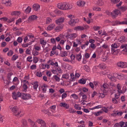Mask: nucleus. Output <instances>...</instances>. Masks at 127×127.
Instances as JSON below:
<instances>
[{"mask_svg":"<svg viewBox=\"0 0 127 127\" xmlns=\"http://www.w3.org/2000/svg\"><path fill=\"white\" fill-rule=\"evenodd\" d=\"M48 87L45 84H44L42 86V91L43 93H46L47 88Z\"/></svg>","mask_w":127,"mask_h":127,"instance_id":"24","label":"nucleus"},{"mask_svg":"<svg viewBox=\"0 0 127 127\" xmlns=\"http://www.w3.org/2000/svg\"><path fill=\"white\" fill-rule=\"evenodd\" d=\"M57 7L62 10H67L71 9L72 7V5L67 2L60 3L57 5Z\"/></svg>","mask_w":127,"mask_h":127,"instance_id":"1","label":"nucleus"},{"mask_svg":"<svg viewBox=\"0 0 127 127\" xmlns=\"http://www.w3.org/2000/svg\"><path fill=\"white\" fill-rule=\"evenodd\" d=\"M56 70L57 71H58V72L59 73H61L62 72V71L61 69V67L60 66H59L57 62H56Z\"/></svg>","mask_w":127,"mask_h":127,"instance_id":"32","label":"nucleus"},{"mask_svg":"<svg viewBox=\"0 0 127 127\" xmlns=\"http://www.w3.org/2000/svg\"><path fill=\"white\" fill-rule=\"evenodd\" d=\"M90 47H91L93 49H95L96 48V46L95 44L93 43L91 44L90 45V46L89 47V48Z\"/></svg>","mask_w":127,"mask_h":127,"instance_id":"61","label":"nucleus"},{"mask_svg":"<svg viewBox=\"0 0 127 127\" xmlns=\"http://www.w3.org/2000/svg\"><path fill=\"white\" fill-rule=\"evenodd\" d=\"M67 96V94L66 93H63L61 96L62 99L65 98Z\"/></svg>","mask_w":127,"mask_h":127,"instance_id":"59","label":"nucleus"},{"mask_svg":"<svg viewBox=\"0 0 127 127\" xmlns=\"http://www.w3.org/2000/svg\"><path fill=\"white\" fill-rule=\"evenodd\" d=\"M69 76L68 73L64 74L62 76V79H67L69 78Z\"/></svg>","mask_w":127,"mask_h":127,"instance_id":"31","label":"nucleus"},{"mask_svg":"<svg viewBox=\"0 0 127 127\" xmlns=\"http://www.w3.org/2000/svg\"><path fill=\"white\" fill-rule=\"evenodd\" d=\"M120 13V11L119 10L117 9H115L112 13V16L114 18H115L117 16V15L119 14Z\"/></svg>","mask_w":127,"mask_h":127,"instance_id":"11","label":"nucleus"},{"mask_svg":"<svg viewBox=\"0 0 127 127\" xmlns=\"http://www.w3.org/2000/svg\"><path fill=\"white\" fill-rule=\"evenodd\" d=\"M85 2L83 1L79 0L77 2V5L79 6H83L85 4Z\"/></svg>","mask_w":127,"mask_h":127,"instance_id":"21","label":"nucleus"},{"mask_svg":"<svg viewBox=\"0 0 127 127\" xmlns=\"http://www.w3.org/2000/svg\"><path fill=\"white\" fill-rule=\"evenodd\" d=\"M36 122L41 125V127H47L46 123L42 120L39 119L37 120Z\"/></svg>","mask_w":127,"mask_h":127,"instance_id":"5","label":"nucleus"},{"mask_svg":"<svg viewBox=\"0 0 127 127\" xmlns=\"http://www.w3.org/2000/svg\"><path fill=\"white\" fill-rule=\"evenodd\" d=\"M9 107L13 114L16 116L19 115L21 113V111L15 105H11Z\"/></svg>","mask_w":127,"mask_h":127,"instance_id":"2","label":"nucleus"},{"mask_svg":"<svg viewBox=\"0 0 127 127\" xmlns=\"http://www.w3.org/2000/svg\"><path fill=\"white\" fill-rule=\"evenodd\" d=\"M64 20V18H60L58 19L56 21V24H59L60 23H62L63 22Z\"/></svg>","mask_w":127,"mask_h":127,"instance_id":"20","label":"nucleus"},{"mask_svg":"<svg viewBox=\"0 0 127 127\" xmlns=\"http://www.w3.org/2000/svg\"><path fill=\"white\" fill-rule=\"evenodd\" d=\"M21 96V93L19 92L17 93L15 92L12 93V96L13 98L14 99H17L18 97H20Z\"/></svg>","mask_w":127,"mask_h":127,"instance_id":"4","label":"nucleus"},{"mask_svg":"<svg viewBox=\"0 0 127 127\" xmlns=\"http://www.w3.org/2000/svg\"><path fill=\"white\" fill-rule=\"evenodd\" d=\"M79 21V20L78 19H76L75 20H74V19H70V20L69 21V24L71 25L72 24H73V25H74L76 23H77Z\"/></svg>","mask_w":127,"mask_h":127,"instance_id":"14","label":"nucleus"},{"mask_svg":"<svg viewBox=\"0 0 127 127\" xmlns=\"http://www.w3.org/2000/svg\"><path fill=\"white\" fill-rule=\"evenodd\" d=\"M117 64L118 67L122 68H125L127 67V63L126 62H119L117 63Z\"/></svg>","mask_w":127,"mask_h":127,"instance_id":"3","label":"nucleus"},{"mask_svg":"<svg viewBox=\"0 0 127 127\" xmlns=\"http://www.w3.org/2000/svg\"><path fill=\"white\" fill-rule=\"evenodd\" d=\"M75 29L77 31H82L84 30L83 27L78 26L76 27Z\"/></svg>","mask_w":127,"mask_h":127,"instance_id":"43","label":"nucleus"},{"mask_svg":"<svg viewBox=\"0 0 127 127\" xmlns=\"http://www.w3.org/2000/svg\"><path fill=\"white\" fill-rule=\"evenodd\" d=\"M21 94V96H22V98L24 100L28 99L31 97V95L28 94L24 93H22Z\"/></svg>","mask_w":127,"mask_h":127,"instance_id":"8","label":"nucleus"},{"mask_svg":"<svg viewBox=\"0 0 127 127\" xmlns=\"http://www.w3.org/2000/svg\"><path fill=\"white\" fill-rule=\"evenodd\" d=\"M22 124L21 127H27V124L26 121L25 119H23L22 121Z\"/></svg>","mask_w":127,"mask_h":127,"instance_id":"25","label":"nucleus"},{"mask_svg":"<svg viewBox=\"0 0 127 127\" xmlns=\"http://www.w3.org/2000/svg\"><path fill=\"white\" fill-rule=\"evenodd\" d=\"M1 3L5 4L7 6H10L11 5V0H2L1 1Z\"/></svg>","mask_w":127,"mask_h":127,"instance_id":"9","label":"nucleus"},{"mask_svg":"<svg viewBox=\"0 0 127 127\" xmlns=\"http://www.w3.org/2000/svg\"><path fill=\"white\" fill-rule=\"evenodd\" d=\"M31 8L30 7L28 6L25 10V12L26 13H29L31 11Z\"/></svg>","mask_w":127,"mask_h":127,"instance_id":"44","label":"nucleus"},{"mask_svg":"<svg viewBox=\"0 0 127 127\" xmlns=\"http://www.w3.org/2000/svg\"><path fill=\"white\" fill-rule=\"evenodd\" d=\"M29 122L30 123V125L32 127H36V125L35 123L33 121H32L31 120L29 119L28 120Z\"/></svg>","mask_w":127,"mask_h":127,"instance_id":"23","label":"nucleus"},{"mask_svg":"<svg viewBox=\"0 0 127 127\" xmlns=\"http://www.w3.org/2000/svg\"><path fill=\"white\" fill-rule=\"evenodd\" d=\"M64 27V25L62 23L56 24V32H59L61 31Z\"/></svg>","mask_w":127,"mask_h":127,"instance_id":"6","label":"nucleus"},{"mask_svg":"<svg viewBox=\"0 0 127 127\" xmlns=\"http://www.w3.org/2000/svg\"><path fill=\"white\" fill-rule=\"evenodd\" d=\"M115 114L116 115L119 116H121L123 114V113L121 111L120 112L117 111L115 113Z\"/></svg>","mask_w":127,"mask_h":127,"instance_id":"55","label":"nucleus"},{"mask_svg":"<svg viewBox=\"0 0 127 127\" xmlns=\"http://www.w3.org/2000/svg\"><path fill=\"white\" fill-rule=\"evenodd\" d=\"M120 126L121 127H126L127 126V122H124L122 121L120 122Z\"/></svg>","mask_w":127,"mask_h":127,"instance_id":"33","label":"nucleus"},{"mask_svg":"<svg viewBox=\"0 0 127 127\" xmlns=\"http://www.w3.org/2000/svg\"><path fill=\"white\" fill-rule=\"evenodd\" d=\"M118 74L115 73H114L113 75H112L113 78H114V79H115L116 80V78H118Z\"/></svg>","mask_w":127,"mask_h":127,"instance_id":"52","label":"nucleus"},{"mask_svg":"<svg viewBox=\"0 0 127 127\" xmlns=\"http://www.w3.org/2000/svg\"><path fill=\"white\" fill-rule=\"evenodd\" d=\"M125 40V37L124 36H121L119 39V42L122 43L124 42Z\"/></svg>","mask_w":127,"mask_h":127,"instance_id":"37","label":"nucleus"},{"mask_svg":"<svg viewBox=\"0 0 127 127\" xmlns=\"http://www.w3.org/2000/svg\"><path fill=\"white\" fill-rule=\"evenodd\" d=\"M33 7L34 10L37 11L40 8V6L38 4H35L33 5Z\"/></svg>","mask_w":127,"mask_h":127,"instance_id":"27","label":"nucleus"},{"mask_svg":"<svg viewBox=\"0 0 127 127\" xmlns=\"http://www.w3.org/2000/svg\"><path fill=\"white\" fill-rule=\"evenodd\" d=\"M23 91L26 92L27 91L28 87L27 85H23Z\"/></svg>","mask_w":127,"mask_h":127,"instance_id":"47","label":"nucleus"},{"mask_svg":"<svg viewBox=\"0 0 127 127\" xmlns=\"http://www.w3.org/2000/svg\"><path fill=\"white\" fill-rule=\"evenodd\" d=\"M30 44H29L28 43H25L24 42L22 44V47L23 48H25L28 47V46Z\"/></svg>","mask_w":127,"mask_h":127,"instance_id":"49","label":"nucleus"},{"mask_svg":"<svg viewBox=\"0 0 127 127\" xmlns=\"http://www.w3.org/2000/svg\"><path fill=\"white\" fill-rule=\"evenodd\" d=\"M95 4L99 6H103L104 4L103 1L102 0H96L94 2Z\"/></svg>","mask_w":127,"mask_h":127,"instance_id":"10","label":"nucleus"},{"mask_svg":"<svg viewBox=\"0 0 127 127\" xmlns=\"http://www.w3.org/2000/svg\"><path fill=\"white\" fill-rule=\"evenodd\" d=\"M32 53L33 55L34 56H36L38 55L39 54V52L35 50H33Z\"/></svg>","mask_w":127,"mask_h":127,"instance_id":"45","label":"nucleus"},{"mask_svg":"<svg viewBox=\"0 0 127 127\" xmlns=\"http://www.w3.org/2000/svg\"><path fill=\"white\" fill-rule=\"evenodd\" d=\"M60 80V78L56 75V84L59 85H62V83L61 82L60 83H57V82H59V81Z\"/></svg>","mask_w":127,"mask_h":127,"instance_id":"50","label":"nucleus"},{"mask_svg":"<svg viewBox=\"0 0 127 127\" xmlns=\"http://www.w3.org/2000/svg\"><path fill=\"white\" fill-rule=\"evenodd\" d=\"M12 82L13 84L17 85L19 83V80L17 77H15L13 78Z\"/></svg>","mask_w":127,"mask_h":127,"instance_id":"13","label":"nucleus"},{"mask_svg":"<svg viewBox=\"0 0 127 127\" xmlns=\"http://www.w3.org/2000/svg\"><path fill=\"white\" fill-rule=\"evenodd\" d=\"M103 112L101 111H97V112H95L93 113V114L95 116H98L103 113Z\"/></svg>","mask_w":127,"mask_h":127,"instance_id":"42","label":"nucleus"},{"mask_svg":"<svg viewBox=\"0 0 127 127\" xmlns=\"http://www.w3.org/2000/svg\"><path fill=\"white\" fill-rule=\"evenodd\" d=\"M102 107V105H99L91 108L90 110H92L96 109H98L100 108H101Z\"/></svg>","mask_w":127,"mask_h":127,"instance_id":"39","label":"nucleus"},{"mask_svg":"<svg viewBox=\"0 0 127 127\" xmlns=\"http://www.w3.org/2000/svg\"><path fill=\"white\" fill-rule=\"evenodd\" d=\"M56 54V45H54L52 49V51L50 53V56H53L54 55Z\"/></svg>","mask_w":127,"mask_h":127,"instance_id":"22","label":"nucleus"},{"mask_svg":"<svg viewBox=\"0 0 127 127\" xmlns=\"http://www.w3.org/2000/svg\"><path fill=\"white\" fill-rule=\"evenodd\" d=\"M120 48L122 49H123V51L125 52H127V45L126 44L122 45L120 47Z\"/></svg>","mask_w":127,"mask_h":127,"instance_id":"28","label":"nucleus"},{"mask_svg":"<svg viewBox=\"0 0 127 127\" xmlns=\"http://www.w3.org/2000/svg\"><path fill=\"white\" fill-rule=\"evenodd\" d=\"M37 17L35 15H32L30 16L28 18V22H30L31 21L37 19Z\"/></svg>","mask_w":127,"mask_h":127,"instance_id":"12","label":"nucleus"},{"mask_svg":"<svg viewBox=\"0 0 127 127\" xmlns=\"http://www.w3.org/2000/svg\"><path fill=\"white\" fill-rule=\"evenodd\" d=\"M40 42L42 47L43 48H44L45 47V45H46L47 43L46 41L44 40L43 38H41L40 39Z\"/></svg>","mask_w":127,"mask_h":127,"instance_id":"17","label":"nucleus"},{"mask_svg":"<svg viewBox=\"0 0 127 127\" xmlns=\"http://www.w3.org/2000/svg\"><path fill=\"white\" fill-rule=\"evenodd\" d=\"M55 25L54 24H51L49 25L47 27V30L50 31L52 30L55 27Z\"/></svg>","mask_w":127,"mask_h":127,"instance_id":"35","label":"nucleus"},{"mask_svg":"<svg viewBox=\"0 0 127 127\" xmlns=\"http://www.w3.org/2000/svg\"><path fill=\"white\" fill-rule=\"evenodd\" d=\"M118 79L122 80L124 78V75L122 74H118Z\"/></svg>","mask_w":127,"mask_h":127,"instance_id":"41","label":"nucleus"},{"mask_svg":"<svg viewBox=\"0 0 127 127\" xmlns=\"http://www.w3.org/2000/svg\"><path fill=\"white\" fill-rule=\"evenodd\" d=\"M54 60H50L48 61L47 62V64H49V65H52L54 66H56V61Z\"/></svg>","mask_w":127,"mask_h":127,"instance_id":"18","label":"nucleus"},{"mask_svg":"<svg viewBox=\"0 0 127 127\" xmlns=\"http://www.w3.org/2000/svg\"><path fill=\"white\" fill-rule=\"evenodd\" d=\"M82 56L80 53H79V54L77 55L76 58L79 61H80L81 59Z\"/></svg>","mask_w":127,"mask_h":127,"instance_id":"53","label":"nucleus"},{"mask_svg":"<svg viewBox=\"0 0 127 127\" xmlns=\"http://www.w3.org/2000/svg\"><path fill=\"white\" fill-rule=\"evenodd\" d=\"M122 88L121 85L120 84H118L117 86V91L119 93H124L126 91H124V90L123 89V87H122V90H121Z\"/></svg>","mask_w":127,"mask_h":127,"instance_id":"7","label":"nucleus"},{"mask_svg":"<svg viewBox=\"0 0 127 127\" xmlns=\"http://www.w3.org/2000/svg\"><path fill=\"white\" fill-rule=\"evenodd\" d=\"M68 110L70 113H73L76 112V111L74 109H73L71 108H69Z\"/></svg>","mask_w":127,"mask_h":127,"instance_id":"60","label":"nucleus"},{"mask_svg":"<svg viewBox=\"0 0 127 127\" xmlns=\"http://www.w3.org/2000/svg\"><path fill=\"white\" fill-rule=\"evenodd\" d=\"M20 12L18 11H14L11 13L12 15H14L15 16H19L20 15Z\"/></svg>","mask_w":127,"mask_h":127,"instance_id":"30","label":"nucleus"},{"mask_svg":"<svg viewBox=\"0 0 127 127\" xmlns=\"http://www.w3.org/2000/svg\"><path fill=\"white\" fill-rule=\"evenodd\" d=\"M120 44L118 42H116L112 44L111 45V47H112L113 48L114 47L115 48H117L119 47L120 46Z\"/></svg>","mask_w":127,"mask_h":127,"instance_id":"19","label":"nucleus"},{"mask_svg":"<svg viewBox=\"0 0 127 127\" xmlns=\"http://www.w3.org/2000/svg\"><path fill=\"white\" fill-rule=\"evenodd\" d=\"M50 108L51 109V111L52 112V115H54L55 114V109L56 108V105H54L50 107Z\"/></svg>","mask_w":127,"mask_h":127,"instance_id":"29","label":"nucleus"},{"mask_svg":"<svg viewBox=\"0 0 127 127\" xmlns=\"http://www.w3.org/2000/svg\"><path fill=\"white\" fill-rule=\"evenodd\" d=\"M106 94L104 93H99L98 95L99 97H101V98H104L106 95Z\"/></svg>","mask_w":127,"mask_h":127,"instance_id":"51","label":"nucleus"},{"mask_svg":"<svg viewBox=\"0 0 127 127\" xmlns=\"http://www.w3.org/2000/svg\"><path fill=\"white\" fill-rule=\"evenodd\" d=\"M79 82L80 83L84 84L86 83V80L82 78L79 80Z\"/></svg>","mask_w":127,"mask_h":127,"instance_id":"58","label":"nucleus"},{"mask_svg":"<svg viewBox=\"0 0 127 127\" xmlns=\"http://www.w3.org/2000/svg\"><path fill=\"white\" fill-rule=\"evenodd\" d=\"M107 77L111 80L113 81H116V80L113 78V76L111 74H107Z\"/></svg>","mask_w":127,"mask_h":127,"instance_id":"36","label":"nucleus"},{"mask_svg":"<svg viewBox=\"0 0 127 127\" xmlns=\"http://www.w3.org/2000/svg\"><path fill=\"white\" fill-rule=\"evenodd\" d=\"M58 92L60 94H61L64 92V90L63 89L61 88L60 90H58Z\"/></svg>","mask_w":127,"mask_h":127,"instance_id":"62","label":"nucleus"},{"mask_svg":"<svg viewBox=\"0 0 127 127\" xmlns=\"http://www.w3.org/2000/svg\"><path fill=\"white\" fill-rule=\"evenodd\" d=\"M13 74V73H10L8 74L7 78L9 81H10L11 80V77Z\"/></svg>","mask_w":127,"mask_h":127,"instance_id":"54","label":"nucleus"},{"mask_svg":"<svg viewBox=\"0 0 127 127\" xmlns=\"http://www.w3.org/2000/svg\"><path fill=\"white\" fill-rule=\"evenodd\" d=\"M120 50L119 49H116L115 50H114V51H111L112 54L114 55H117L118 53L119 52Z\"/></svg>","mask_w":127,"mask_h":127,"instance_id":"46","label":"nucleus"},{"mask_svg":"<svg viewBox=\"0 0 127 127\" xmlns=\"http://www.w3.org/2000/svg\"><path fill=\"white\" fill-rule=\"evenodd\" d=\"M121 93H119L118 92L115 94V97L116 99H118V98L119 97L120 94Z\"/></svg>","mask_w":127,"mask_h":127,"instance_id":"56","label":"nucleus"},{"mask_svg":"<svg viewBox=\"0 0 127 127\" xmlns=\"http://www.w3.org/2000/svg\"><path fill=\"white\" fill-rule=\"evenodd\" d=\"M18 58V56L16 55H14L12 56L11 60L12 61H15Z\"/></svg>","mask_w":127,"mask_h":127,"instance_id":"64","label":"nucleus"},{"mask_svg":"<svg viewBox=\"0 0 127 127\" xmlns=\"http://www.w3.org/2000/svg\"><path fill=\"white\" fill-rule=\"evenodd\" d=\"M13 52L12 50H9L7 53V55L10 57L12 56L13 54Z\"/></svg>","mask_w":127,"mask_h":127,"instance_id":"57","label":"nucleus"},{"mask_svg":"<svg viewBox=\"0 0 127 127\" xmlns=\"http://www.w3.org/2000/svg\"><path fill=\"white\" fill-rule=\"evenodd\" d=\"M117 23H119L120 24H127V19H125V20L122 22L118 21Z\"/></svg>","mask_w":127,"mask_h":127,"instance_id":"40","label":"nucleus"},{"mask_svg":"<svg viewBox=\"0 0 127 127\" xmlns=\"http://www.w3.org/2000/svg\"><path fill=\"white\" fill-rule=\"evenodd\" d=\"M38 83L37 81L33 82L32 83V85H33V88L35 90H36L38 87Z\"/></svg>","mask_w":127,"mask_h":127,"instance_id":"16","label":"nucleus"},{"mask_svg":"<svg viewBox=\"0 0 127 127\" xmlns=\"http://www.w3.org/2000/svg\"><path fill=\"white\" fill-rule=\"evenodd\" d=\"M98 67L100 69H104L105 68L106 66L104 63H101L98 65Z\"/></svg>","mask_w":127,"mask_h":127,"instance_id":"34","label":"nucleus"},{"mask_svg":"<svg viewBox=\"0 0 127 127\" xmlns=\"http://www.w3.org/2000/svg\"><path fill=\"white\" fill-rule=\"evenodd\" d=\"M30 69L32 70L35 69L36 68V65L35 64H33L31 65L30 67Z\"/></svg>","mask_w":127,"mask_h":127,"instance_id":"63","label":"nucleus"},{"mask_svg":"<svg viewBox=\"0 0 127 127\" xmlns=\"http://www.w3.org/2000/svg\"><path fill=\"white\" fill-rule=\"evenodd\" d=\"M60 105L61 107H64L66 109H68L69 108V105L65 102H61L60 103Z\"/></svg>","mask_w":127,"mask_h":127,"instance_id":"15","label":"nucleus"},{"mask_svg":"<svg viewBox=\"0 0 127 127\" xmlns=\"http://www.w3.org/2000/svg\"><path fill=\"white\" fill-rule=\"evenodd\" d=\"M123 89L124 91H126L127 90V79L126 80L125 83L123 86Z\"/></svg>","mask_w":127,"mask_h":127,"instance_id":"38","label":"nucleus"},{"mask_svg":"<svg viewBox=\"0 0 127 127\" xmlns=\"http://www.w3.org/2000/svg\"><path fill=\"white\" fill-rule=\"evenodd\" d=\"M52 19H51L49 17H47L46 19V24H48L50 23V22H52Z\"/></svg>","mask_w":127,"mask_h":127,"instance_id":"48","label":"nucleus"},{"mask_svg":"<svg viewBox=\"0 0 127 127\" xmlns=\"http://www.w3.org/2000/svg\"><path fill=\"white\" fill-rule=\"evenodd\" d=\"M77 36V35L75 33L70 34L68 35V37L71 39L75 38Z\"/></svg>","mask_w":127,"mask_h":127,"instance_id":"26","label":"nucleus"}]
</instances>
